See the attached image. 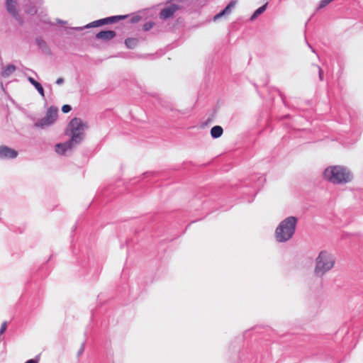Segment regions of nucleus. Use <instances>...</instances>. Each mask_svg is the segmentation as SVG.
I'll return each instance as SVG.
<instances>
[{"label":"nucleus","mask_w":363,"mask_h":363,"mask_svg":"<svg viewBox=\"0 0 363 363\" xmlns=\"http://www.w3.org/2000/svg\"><path fill=\"white\" fill-rule=\"evenodd\" d=\"M334 264L335 259L333 256L325 250L320 251L315 259V275L318 277H322L334 267Z\"/></svg>","instance_id":"obj_4"},{"label":"nucleus","mask_w":363,"mask_h":363,"mask_svg":"<svg viewBox=\"0 0 363 363\" xmlns=\"http://www.w3.org/2000/svg\"><path fill=\"white\" fill-rule=\"evenodd\" d=\"M65 80H64V78L62 77H59L55 83L57 84V85H62L63 83H64Z\"/></svg>","instance_id":"obj_31"},{"label":"nucleus","mask_w":363,"mask_h":363,"mask_svg":"<svg viewBox=\"0 0 363 363\" xmlns=\"http://www.w3.org/2000/svg\"><path fill=\"white\" fill-rule=\"evenodd\" d=\"M323 178L333 184L350 183L353 180V174L346 167L330 166L323 172Z\"/></svg>","instance_id":"obj_2"},{"label":"nucleus","mask_w":363,"mask_h":363,"mask_svg":"<svg viewBox=\"0 0 363 363\" xmlns=\"http://www.w3.org/2000/svg\"><path fill=\"white\" fill-rule=\"evenodd\" d=\"M318 69V77L320 81H323L324 75L323 69L318 65H314Z\"/></svg>","instance_id":"obj_25"},{"label":"nucleus","mask_w":363,"mask_h":363,"mask_svg":"<svg viewBox=\"0 0 363 363\" xmlns=\"http://www.w3.org/2000/svg\"><path fill=\"white\" fill-rule=\"evenodd\" d=\"M210 133L212 138L217 139L223 135V129L220 125H214L211 128Z\"/></svg>","instance_id":"obj_14"},{"label":"nucleus","mask_w":363,"mask_h":363,"mask_svg":"<svg viewBox=\"0 0 363 363\" xmlns=\"http://www.w3.org/2000/svg\"><path fill=\"white\" fill-rule=\"evenodd\" d=\"M35 43L38 48L45 55H51V50L48 43L41 38L37 37L35 40Z\"/></svg>","instance_id":"obj_11"},{"label":"nucleus","mask_w":363,"mask_h":363,"mask_svg":"<svg viewBox=\"0 0 363 363\" xmlns=\"http://www.w3.org/2000/svg\"><path fill=\"white\" fill-rule=\"evenodd\" d=\"M28 80L35 88L40 95L45 98V91L42 84L31 77H28Z\"/></svg>","instance_id":"obj_13"},{"label":"nucleus","mask_w":363,"mask_h":363,"mask_svg":"<svg viewBox=\"0 0 363 363\" xmlns=\"http://www.w3.org/2000/svg\"><path fill=\"white\" fill-rule=\"evenodd\" d=\"M108 25V21L106 18H100L96 21H94L89 23L87 24L86 27H91V28H97Z\"/></svg>","instance_id":"obj_17"},{"label":"nucleus","mask_w":363,"mask_h":363,"mask_svg":"<svg viewBox=\"0 0 363 363\" xmlns=\"http://www.w3.org/2000/svg\"><path fill=\"white\" fill-rule=\"evenodd\" d=\"M237 4V1L236 0H231L226 6L224 9H223V10L228 14H229L233 9L235 7V6Z\"/></svg>","instance_id":"obj_20"},{"label":"nucleus","mask_w":363,"mask_h":363,"mask_svg":"<svg viewBox=\"0 0 363 363\" xmlns=\"http://www.w3.org/2000/svg\"><path fill=\"white\" fill-rule=\"evenodd\" d=\"M18 155V152L6 145H0V160H13Z\"/></svg>","instance_id":"obj_8"},{"label":"nucleus","mask_w":363,"mask_h":363,"mask_svg":"<svg viewBox=\"0 0 363 363\" xmlns=\"http://www.w3.org/2000/svg\"><path fill=\"white\" fill-rule=\"evenodd\" d=\"M72 106L69 104H65L62 106V111L64 113H67L72 111Z\"/></svg>","instance_id":"obj_26"},{"label":"nucleus","mask_w":363,"mask_h":363,"mask_svg":"<svg viewBox=\"0 0 363 363\" xmlns=\"http://www.w3.org/2000/svg\"><path fill=\"white\" fill-rule=\"evenodd\" d=\"M173 1L174 3L177 2L178 4H183L182 5L189 6L192 0H168V2Z\"/></svg>","instance_id":"obj_24"},{"label":"nucleus","mask_w":363,"mask_h":363,"mask_svg":"<svg viewBox=\"0 0 363 363\" xmlns=\"http://www.w3.org/2000/svg\"><path fill=\"white\" fill-rule=\"evenodd\" d=\"M16 6V0H6V8L8 13H10L19 23L20 25H23V21L19 15Z\"/></svg>","instance_id":"obj_7"},{"label":"nucleus","mask_w":363,"mask_h":363,"mask_svg":"<svg viewBox=\"0 0 363 363\" xmlns=\"http://www.w3.org/2000/svg\"><path fill=\"white\" fill-rule=\"evenodd\" d=\"M289 117H290V116H289V114H287V115H286V116H284V118H289Z\"/></svg>","instance_id":"obj_38"},{"label":"nucleus","mask_w":363,"mask_h":363,"mask_svg":"<svg viewBox=\"0 0 363 363\" xmlns=\"http://www.w3.org/2000/svg\"><path fill=\"white\" fill-rule=\"evenodd\" d=\"M23 7L24 12L28 15L34 16L38 13L37 6L33 0H28L24 3Z\"/></svg>","instance_id":"obj_10"},{"label":"nucleus","mask_w":363,"mask_h":363,"mask_svg":"<svg viewBox=\"0 0 363 363\" xmlns=\"http://www.w3.org/2000/svg\"><path fill=\"white\" fill-rule=\"evenodd\" d=\"M39 359H40V355H37L35 357L27 360L25 363H38Z\"/></svg>","instance_id":"obj_28"},{"label":"nucleus","mask_w":363,"mask_h":363,"mask_svg":"<svg viewBox=\"0 0 363 363\" xmlns=\"http://www.w3.org/2000/svg\"><path fill=\"white\" fill-rule=\"evenodd\" d=\"M220 16L218 14V13H216L213 18V21H216L217 20H218L219 18H220Z\"/></svg>","instance_id":"obj_33"},{"label":"nucleus","mask_w":363,"mask_h":363,"mask_svg":"<svg viewBox=\"0 0 363 363\" xmlns=\"http://www.w3.org/2000/svg\"><path fill=\"white\" fill-rule=\"evenodd\" d=\"M43 22L45 23H51L50 21L47 22L46 21H43Z\"/></svg>","instance_id":"obj_39"},{"label":"nucleus","mask_w":363,"mask_h":363,"mask_svg":"<svg viewBox=\"0 0 363 363\" xmlns=\"http://www.w3.org/2000/svg\"><path fill=\"white\" fill-rule=\"evenodd\" d=\"M117 35L116 32L113 30H101L95 35L96 40H101L103 41H109L113 39Z\"/></svg>","instance_id":"obj_9"},{"label":"nucleus","mask_w":363,"mask_h":363,"mask_svg":"<svg viewBox=\"0 0 363 363\" xmlns=\"http://www.w3.org/2000/svg\"><path fill=\"white\" fill-rule=\"evenodd\" d=\"M308 46L311 49L313 52H315L314 48L306 41Z\"/></svg>","instance_id":"obj_36"},{"label":"nucleus","mask_w":363,"mask_h":363,"mask_svg":"<svg viewBox=\"0 0 363 363\" xmlns=\"http://www.w3.org/2000/svg\"><path fill=\"white\" fill-rule=\"evenodd\" d=\"M6 328H7V322L4 321L1 324V328H0V335H2L6 331Z\"/></svg>","instance_id":"obj_29"},{"label":"nucleus","mask_w":363,"mask_h":363,"mask_svg":"<svg viewBox=\"0 0 363 363\" xmlns=\"http://www.w3.org/2000/svg\"><path fill=\"white\" fill-rule=\"evenodd\" d=\"M124 43L127 48L134 49L138 46L139 40L136 38H128L125 40Z\"/></svg>","instance_id":"obj_18"},{"label":"nucleus","mask_w":363,"mask_h":363,"mask_svg":"<svg viewBox=\"0 0 363 363\" xmlns=\"http://www.w3.org/2000/svg\"><path fill=\"white\" fill-rule=\"evenodd\" d=\"M149 94L155 98L157 100L160 101V97L159 96V95L157 94V93H149Z\"/></svg>","instance_id":"obj_32"},{"label":"nucleus","mask_w":363,"mask_h":363,"mask_svg":"<svg viewBox=\"0 0 363 363\" xmlns=\"http://www.w3.org/2000/svg\"><path fill=\"white\" fill-rule=\"evenodd\" d=\"M53 123L48 118L44 116L34 123V126L44 129L45 127L50 126Z\"/></svg>","instance_id":"obj_15"},{"label":"nucleus","mask_w":363,"mask_h":363,"mask_svg":"<svg viewBox=\"0 0 363 363\" xmlns=\"http://www.w3.org/2000/svg\"><path fill=\"white\" fill-rule=\"evenodd\" d=\"M16 69V67L13 64L6 65L1 71V76L3 77H8Z\"/></svg>","instance_id":"obj_19"},{"label":"nucleus","mask_w":363,"mask_h":363,"mask_svg":"<svg viewBox=\"0 0 363 363\" xmlns=\"http://www.w3.org/2000/svg\"><path fill=\"white\" fill-rule=\"evenodd\" d=\"M131 17L128 19V22L130 23L134 24L139 22L142 20L143 17L138 13H134L132 14H125V15H116L106 17L108 25L114 24L118 23L120 21L125 20L128 18L130 16Z\"/></svg>","instance_id":"obj_6"},{"label":"nucleus","mask_w":363,"mask_h":363,"mask_svg":"<svg viewBox=\"0 0 363 363\" xmlns=\"http://www.w3.org/2000/svg\"><path fill=\"white\" fill-rule=\"evenodd\" d=\"M87 128L81 118L74 117L68 123L65 134L70 138L64 143H57L55 146V152L65 155L66 152L71 150L74 145H79L84 139V130Z\"/></svg>","instance_id":"obj_1"},{"label":"nucleus","mask_w":363,"mask_h":363,"mask_svg":"<svg viewBox=\"0 0 363 363\" xmlns=\"http://www.w3.org/2000/svg\"><path fill=\"white\" fill-rule=\"evenodd\" d=\"M130 240H126V245H127L128 247L130 245Z\"/></svg>","instance_id":"obj_37"},{"label":"nucleus","mask_w":363,"mask_h":363,"mask_svg":"<svg viewBox=\"0 0 363 363\" xmlns=\"http://www.w3.org/2000/svg\"><path fill=\"white\" fill-rule=\"evenodd\" d=\"M73 230H74L76 229V225L73 226Z\"/></svg>","instance_id":"obj_40"},{"label":"nucleus","mask_w":363,"mask_h":363,"mask_svg":"<svg viewBox=\"0 0 363 363\" xmlns=\"http://www.w3.org/2000/svg\"><path fill=\"white\" fill-rule=\"evenodd\" d=\"M84 343H82L80 348L79 349L78 352H77V357H79L82 353L84 352Z\"/></svg>","instance_id":"obj_30"},{"label":"nucleus","mask_w":363,"mask_h":363,"mask_svg":"<svg viewBox=\"0 0 363 363\" xmlns=\"http://www.w3.org/2000/svg\"><path fill=\"white\" fill-rule=\"evenodd\" d=\"M54 124L58 117V108L55 106H51L48 108L45 116Z\"/></svg>","instance_id":"obj_12"},{"label":"nucleus","mask_w":363,"mask_h":363,"mask_svg":"<svg viewBox=\"0 0 363 363\" xmlns=\"http://www.w3.org/2000/svg\"><path fill=\"white\" fill-rule=\"evenodd\" d=\"M154 26H155V23L152 21H150L148 22H146L143 26V30L144 31H149L150 29H152L153 28Z\"/></svg>","instance_id":"obj_23"},{"label":"nucleus","mask_w":363,"mask_h":363,"mask_svg":"<svg viewBox=\"0 0 363 363\" xmlns=\"http://www.w3.org/2000/svg\"><path fill=\"white\" fill-rule=\"evenodd\" d=\"M164 7L162 9L159 13V17L162 21H167L174 17L175 13L184 8V5H180L173 1L164 2Z\"/></svg>","instance_id":"obj_5"},{"label":"nucleus","mask_w":363,"mask_h":363,"mask_svg":"<svg viewBox=\"0 0 363 363\" xmlns=\"http://www.w3.org/2000/svg\"><path fill=\"white\" fill-rule=\"evenodd\" d=\"M264 182H265V178L264 177H262V176L259 177L256 180V182L255 184V187L259 189L261 186H263Z\"/></svg>","instance_id":"obj_22"},{"label":"nucleus","mask_w":363,"mask_h":363,"mask_svg":"<svg viewBox=\"0 0 363 363\" xmlns=\"http://www.w3.org/2000/svg\"><path fill=\"white\" fill-rule=\"evenodd\" d=\"M57 23H60V24H66L67 21H64L62 20L57 19Z\"/></svg>","instance_id":"obj_35"},{"label":"nucleus","mask_w":363,"mask_h":363,"mask_svg":"<svg viewBox=\"0 0 363 363\" xmlns=\"http://www.w3.org/2000/svg\"><path fill=\"white\" fill-rule=\"evenodd\" d=\"M87 26V24L84 26H81V27H69L68 28L70 30H76V31H82L84 29H86V28H91V27H86Z\"/></svg>","instance_id":"obj_27"},{"label":"nucleus","mask_w":363,"mask_h":363,"mask_svg":"<svg viewBox=\"0 0 363 363\" xmlns=\"http://www.w3.org/2000/svg\"><path fill=\"white\" fill-rule=\"evenodd\" d=\"M268 3H265L264 4L259 6L258 9H257L252 16H250V21H253L255 19H257L261 14H262L267 8Z\"/></svg>","instance_id":"obj_16"},{"label":"nucleus","mask_w":363,"mask_h":363,"mask_svg":"<svg viewBox=\"0 0 363 363\" xmlns=\"http://www.w3.org/2000/svg\"><path fill=\"white\" fill-rule=\"evenodd\" d=\"M159 174L157 172H146L143 173V179H150L157 177Z\"/></svg>","instance_id":"obj_21"},{"label":"nucleus","mask_w":363,"mask_h":363,"mask_svg":"<svg viewBox=\"0 0 363 363\" xmlns=\"http://www.w3.org/2000/svg\"><path fill=\"white\" fill-rule=\"evenodd\" d=\"M298 218L291 216L281 220L275 230V239L278 242H285L291 240L296 229Z\"/></svg>","instance_id":"obj_3"},{"label":"nucleus","mask_w":363,"mask_h":363,"mask_svg":"<svg viewBox=\"0 0 363 363\" xmlns=\"http://www.w3.org/2000/svg\"><path fill=\"white\" fill-rule=\"evenodd\" d=\"M218 13L220 16L221 18L227 15V13L223 9Z\"/></svg>","instance_id":"obj_34"}]
</instances>
